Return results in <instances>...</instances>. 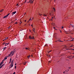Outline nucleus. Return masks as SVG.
<instances>
[{"label":"nucleus","instance_id":"nucleus-35","mask_svg":"<svg viewBox=\"0 0 74 74\" xmlns=\"http://www.w3.org/2000/svg\"><path fill=\"white\" fill-rule=\"evenodd\" d=\"M30 20H31V18H30V19H29V21H30Z\"/></svg>","mask_w":74,"mask_h":74},{"label":"nucleus","instance_id":"nucleus-8","mask_svg":"<svg viewBox=\"0 0 74 74\" xmlns=\"http://www.w3.org/2000/svg\"><path fill=\"white\" fill-rule=\"evenodd\" d=\"M4 59L3 60V61H2V62H1V64H3V63H4Z\"/></svg>","mask_w":74,"mask_h":74},{"label":"nucleus","instance_id":"nucleus-51","mask_svg":"<svg viewBox=\"0 0 74 74\" xmlns=\"http://www.w3.org/2000/svg\"><path fill=\"white\" fill-rule=\"evenodd\" d=\"M69 28H70V26H69Z\"/></svg>","mask_w":74,"mask_h":74},{"label":"nucleus","instance_id":"nucleus-48","mask_svg":"<svg viewBox=\"0 0 74 74\" xmlns=\"http://www.w3.org/2000/svg\"><path fill=\"white\" fill-rule=\"evenodd\" d=\"M5 44V43H4L3 44L4 45V44Z\"/></svg>","mask_w":74,"mask_h":74},{"label":"nucleus","instance_id":"nucleus-57","mask_svg":"<svg viewBox=\"0 0 74 74\" xmlns=\"http://www.w3.org/2000/svg\"><path fill=\"white\" fill-rule=\"evenodd\" d=\"M29 22V21H28V22L27 23H28Z\"/></svg>","mask_w":74,"mask_h":74},{"label":"nucleus","instance_id":"nucleus-45","mask_svg":"<svg viewBox=\"0 0 74 74\" xmlns=\"http://www.w3.org/2000/svg\"><path fill=\"white\" fill-rule=\"evenodd\" d=\"M29 32H31V31L30 30H29Z\"/></svg>","mask_w":74,"mask_h":74},{"label":"nucleus","instance_id":"nucleus-39","mask_svg":"<svg viewBox=\"0 0 74 74\" xmlns=\"http://www.w3.org/2000/svg\"><path fill=\"white\" fill-rule=\"evenodd\" d=\"M53 29H55V27H53Z\"/></svg>","mask_w":74,"mask_h":74},{"label":"nucleus","instance_id":"nucleus-50","mask_svg":"<svg viewBox=\"0 0 74 74\" xmlns=\"http://www.w3.org/2000/svg\"><path fill=\"white\" fill-rule=\"evenodd\" d=\"M53 18V17H52V18ZM51 20H52V19Z\"/></svg>","mask_w":74,"mask_h":74},{"label":"nucleus","instance_id":"nucleus-5","mask_svg":"<svg viewBox=\"0 0 74 74\" xmlns=\"http://www.w3.org/2000/svg\"><path fill=\"white\" fill-rule=\"evenodd\" d=\"M10 67H9V69H11V68H12V67H13V65L12 64H10Z\"/></svg>","mask_w":74,"mask_h":74},{"label":"nucleus","instance_id":"nucleus-52","mask_svg":"<svg viewBox=\"0 0 74 74\" xmlns=\"http://www.w3.org/2000/svg\"><path fill=\"white\" fill-rule=\"evenodd\" d=\"M8 44H9V43H8L7 44V45H8Z\"/></svg>","mask_w":74,"mask_h":74},{"label":"nucleus","instance_id":"nucleus-40","mask_svg":"<svg viewBox=\"0 0 74 74\" xmlns=\"http://www.w3.org/2000/svg\"><path fill=\"white\" fill-rule=\"evenodd\" d=\"M9 56H8L7 57L8 58V57H9Z\"/></svg>","mask_w":74,"mask_h":74},{"label":"nucleus","instance_id":"nucleus-9","mask_svg":"<svg viewBox=\"0 0 74 74\" xmlns=\"http://www.w3.org/2000/svg\"><path fill=\"white\" fill-rule=\"evenodd\" d=\"M27 62H24L23 63V64H24V65H25L26 64V63Z\"/></svg>","mask_w":74,"mask_h":74},{"label":"nucleus","instance_id":"nucleus-34","mask_svg":"<svg viewBox=\"0 0 74 74\" xmlns=\"http://www.w3.org/2000/svg\"><path fill=\"white\" fill-rule=\"evenodd\" d=\"M71 41H74V40L73 39V40H71Z\"/></svg>","mask_w":74,"mask_h":74},{"label":"nucleus","instance_id":"nucleus-41","mask_svg":"<svg viewBox=\"0 0 74 74\" xmlns=\"http://www.w3.org/2000/svg\"><path fill=\"white\" fill-rule=\"evenodd\" d=\"M52 25H53V26H54V25L53 24H52Z\"/></svg>","mask_w":74,"mask_h":74},{"label":"nucleus","instance_id":"nucleus-56","mask_svg":"<svg viewBox=\"0 0 74 74\" xmlns=\"http://www.w3.org/2000/svg\"><path fill=\"white\" fill-rule=\"evenodd\" d=\"M31 26H33V25H31Z\"/></svg>","mask_w":74,"mask_h":74},{"label":"nucleus","instance_id":"nucleus-12","mask_svg":"<svg viewBox=\"0 0 74 74\" xmlns=\"http://www.w3.org/2000/svg\"><path fill=\"white\" fill-rule=\"evenodd\" d=\"M8 16L6 15L4 17H3V18H7Z\"/></svg>","mask_w":74,"mask_h":74},{"label":"nucleus","instance_id":"nucleus-28","mask_svg":"<svg viewBox=\"0 0 74 74\" xmlns=\"http://www.w3.org/2000/svg\"><path fill=\"white\" fill-rule=\"evenodd\" d=\"M39 15H40V16H41V15H42V14H39Z\"/></svg>","mask_w":74,"mask_h":74},{"label":"nucleus","instance_id":"nucleus-33","mask_svg":"<svg viewBox=\"0 0 74 74\" xmlns=\"http://www.w3.org/2000/svg\"><path fill=\"white\" fill-rule=\"evenodd\" d=\"M5 40H7V39H5L4 40H3V41H4Z\"/></svg>","mask_w":74,"mask_h":74},{"label":"nucleus","instance_id":"nucleus-22","mask_svg":"<svg viewBox=\"0 0 74 74\" xmlns=\"http://www.w3.org/2000/svg\"><path fill=\"white\" fill-rule=\"evenodd\" d=\"M4 64H3L1 66L3 67V66H4Z\"/></svg>","mask_w":74,"mask_h":74},{"label":"nucleus","instance_id":"nucleus-63","mask_svg":"<svg viewBox=\"0 0 74 74\" xmlns=\"http://www.w3.org/2000/svg\"><path fill=\"white\" fill-rule=\"evenodd\" d=\"M74 56H73V58H74Z\"/></svg>","mask_w":74,"mask_h":74},{"label":"nucleus","instance_id":"nucleus-1","mask_svg":"<svg viewBox=\"0 0 74 74\" xmlns=\"http://www.w3.org/2000/svg\"><path fill=\"white\" fill-rule=\"evenodd\" d=\"M16 52V51L15 50L12 51L10 53V54L9 55V56H11V55H12H12L14 54V52Z\"/></svg>","mask_w":74,"mask_h":74},{"label":"nucleus","instance_id":"nucleus-53","mask_svg":"<svg viewBox=\"0 0 74 74\" xmlns=\"http://www.w3.org/2000/svg\"><path fill=\"white\" fill-rule=\"evenodd\" d=\"M65 73V72L64 71L63 72V73Z\"/></svg>","mask_w":74,"mask_h":74},{"label":"nucleus","instance_id":"nucleus-44","mask_svg":"<svg viewBox=\"0 0 74 74\" xmlns=\"http://www.w3.org/2000/svg\"><path fill=\"white\" fill-rule=\"evenodd\" d=\"M31 57H33V55H31Z\"/></svg>","mask_w":74,"mask_h":74},{"label":"nucleus","instance_id":"nucleus-3","mask_svg":"<svg viewBox=\"0 0 74 74\" xmlns=\"http://www.w3.org/2000/svg\"><path fill=\"white\" fill-rule=\"evenodd\" d=\"M70 26L71 27H72L73 28H74V25H73V24L72 25V24H70Z\"/></svg>","mask_w":74,"mask_h":74},{"label":"nucleus","instance_id":"nucleus-60","mask_svg":"<svg viewBox=\"0 0 74 74\" xmlns=\"http://www.w3.org/2000/svg\"><path fill=\"white\" fill-rule=\"evenodd\" d=\"M60 33H62V31H60Z\"/></svg>","mask_w":74,"mask_h":74},{"label":"nucleus","instance_id":"nucleus-31","mask_svg":"<svg viewBox=\"0 0 74 74\" xmlns=\"http://www.w3.org/2000/svg\"><path fill=\"white\" fill-rule=\"evenodd\" d=\"M26 2V0L25 1V2H24V3H25Z\"/></svg>","mask_w":74,"mask_h":74},{"label":"nucleus","instance_id":"nucleus-23","mask_svg":"<svg viewBox=\"0 0 74 74\" xmlns=\"http://www.w3.org/2000/svg\"><path fill=\"white\" fill-rule=\"evenodd\" d=\"M2 67H3L2 66H1L0 67V69H1V68H2Z\"/></svg>","mask_w":74,"mask_h":74},{"label":"nucleus","instance_id":"nucleus-55","mask_svg":"<svg viewBox=\"0 0 74 74\" xmlns=\"http://www.w3.org/2000/svg\"><path fill=\"white\" fill-rule=\"evenodd\" d=\"M16 64H15V65H16Z\"/></svg>","mask_w":74,"mask_h":74},{"label":"nucleus","instance_id":"nucleus-47","mask_svg":"<svg viewBox=\"0 0 74 74\" xmlns=\"http://www.w3.org/2000/svg\"><path fill=\"white\" fill-rule=\"evenodd\" d=\"M26 20H25V22H26Z\"/></svg>","mask_w":74,"mask_h":74},{"label":"nucleus","instance_id":"nucleus-43","mask_svg":"<svg viewBox=\"0 0 74 74\" xmlns=\"http://www.w3.org/2000/svg\"><path fill=\"white\" fill-rule=\"evenodd\" d=\"M18 4H17V6H18Z\"/></svg>","mask_w":74,"mask_h":74},{"label":"nucleus","instance_id":"nucleus-42","mask_svg":"<svg viewBox=\"0 0 74 74\" xmlns=\"http://www.w3.org/2000/svg\"><path fill=\"white\" fill-rule=\"evenodd\" d=\"M69 49H66V50H69Z\"/></svg>","mask_w":74,"mask_h":74},{"label":"nucleus","instance_id":"nucleus-26","mask_svg":"<svg viewBox=\"0 0 74 74\" xmlns=\"http://www.w3.org/2000/svg\"><path fill=\"white\" fill-rule=\"evenodd\" d=\"M2 64L1 63H0V66H1V65H2Z\"/></svg>","mask_w":74,"mask_h":74},{"label":"nucleus","instance_id":"nucleus-32","mask_svg":"<svg viewBox=\"0 0 74 74\" xmlns=\"http://www.w3.org/2000/svg\"><path fill=\"white\" fill-rule=\"evenodd\" d=\"M64 27H62V29H63V28H64Z\"/></svg>","mask_w":74,"mask_h":74},{"label":"nucleus","instance_id":"nucleus-20","mask_svg":"<svg viewBox=\"0 0 74 74\" xmlns=\"http://www.w3.org/2000/svg\"><path fill=\"white\" fill-rule=\"evenodd\" d=\"M10 15V13H9L8 14H7V15L6 16H8V15Z\"/></svg>","mask_w":74,"mask_h":74},{"label":"nucleus","instance_id":"nucleus-15","mask_svg":"<svg viewBox=\"0 0 74 74\" xmlns=\"http://www.w3.org/2000/svg\"><path fill=\"white\" fill-rule=\"evenodd\" d=\"M58 41H59V42H63L62 41H61V40H58Z\"/></svg>","mask_w":74,"mask_h":74},{"label":"nucleus","instance_id":"nucleus-2","mask_svg":"<svg viewBox=\"0 0 74 74\" xmlns=\"http://www.w3.org/2000/svg\"><path fill=\"white\" fill-rule=\"evenodd\" d=\"M16 13V11L13 12L11 14H12V16H13V15H14V14H15Z\"/></svg>","mask_w":74,"mask_h":74},{"label":"nucleus","instance_id":"nucleus-11","mask_svg":"<svg viewBox=\"0 0 74 74\" xmlns=\"http://www.w3.org/2000/svg\"><path fill=\"white\" fill-rule=\"evenodd\" d=\"M13 63H14V62H13V60H12V61L11 64H12V65H13V64H13Z\"/></svg>","mask_w":74,"mask_h":74},{"label":"nucleus","instance_id":"nucleus-37","mask_svg":"<svg viewBox=\"0 0 74 74\" xmlns=\"http://www.w3.org/2000/svg\"><path fill=\"white\" fill-rule=\"evenodd\" d=\"M15 23V24L16 23V24H17V23H18L16 22V23Z\"/></svg>","mask_w":74,"mask_h":74},{"label":"nucleus","instance_id":"nucleus-7","mask_svg":"<svg viewBox=\"0 0 74 74\" xmlns=\"http://www.w3.org/2000/svg\"><path fill=\"white\" fill-rule=\"evenodd\" d=\"M12 60V59H11V58H10V61L9 62V64H10V63H11V62Z\"/></svg>","mask_w":74,"mask_h":74},{"label":"nucleus","instance_id":"nucleus-38","mask_svg":"<svg viewBox=\"0 0 74 74\" xmlns=\"http://www.w3.org/2000/svg\"><path fill=\"white\" fill-rule=\"evenodd\" d=\"M6 44H7V43H6V44H5V46H7Z\"/></svg>","mask_w":74,"mask_h":74},{"label":"nucleus","instance_id":"nucleus-27","mask_svg":"<svg viewBox=\"0 0 74 74\" xmlns=\"http://www.w3.org/2000/svg\"><path fill=\"white\" fill-rule=\"evenodd\" d=\"M12 74H15V72H14Z\"/></svg>","mask_w":74,"mask_h":74},{"label":"nucleus","instance_id":"nucleus-61","mask_svg":"<svg viewBox=\"0 0 74 74\" xmlns=\"http://www.w3.org/2000/svg\"><path fill=\"white\" fill-rule=\"evenodd\" d=\"M68 71H69V70L68 69Z\"/></svg>","mask_w":74,"mask_h":74},{"label":"nucleus","instance_id":"nucleus-49","mask_svg":"<svg viewBox=\"0 0 74 74\" xmlns=\"http://www.w3.org/2000/svg\"><path fill=\"white\" fill-rule=\"evenodd\" d=\"M5 38V39H7V38Z\"/></svg>","mask_w":74,"mask_h":74},{"label":"nucleus","instance_id":"nucleus-24","mask_svg":"<svg viewBox=\"0 0 74 74\" xmlns=\"http://www.w3.org/2000/svg\"><path fill=\"white\" fill-rule=\"evenodd\" d=\"M66 46H65V47H64V48L66 49Z\"/></svg>","mask_w":74,"mask_h":74},{"label":"nucleus","instance_id":"nucleus-54","mask_svg":"<svg viewBox=\"0 0 74 74\" xmlns=\"http://www.w3.org/2000/svg\"><path fill=\"white\" fill-rule=\"evenodd\" d=\"M35 28H34V29H33L34 30H35Z\"/></svg>","mask_w":74,"mask_h":74},{"label":"nucleus","instance_id":"nucleus-36","mask_svg":"<svg viewBox=\"0 0 74 74\" xmlns=\"http://www.w3.org/2000/svg\"><path fill=\"white\" fill-rule=\"evenodd\" d=\"M33 31H34V33H35V31H34V30H33Z\"/></svg>","mask_w":74,"mask_h":74},{"label":"nucleus","instance_id":"nucleus-62","mask_svg":"<svg viewBox=\"0 0 74 74\" xmlns=\"http://www.w3.org/2000/svg\"><path fill=\"white\" fill-rule=\"evenodd\" d=\"M65 32H66V33H67V32L66 31H65Z\"/></svg>","mask_w":74,"mask_h":74},{"label":"nucleus","instance_id":"nucleus-58","mask_svg":"<svg viewBox=\"0 0 74 74\" xmlns=\"http://www.w3.org/2000/svg\"><path fill=\"white\" fill-rule=\"evenodd\" d=\"M49 62L50 63H51V61H49Z\"/></svg>","mask_w":74,"mask_h":74},{"label":"nucleus","instance_id":"nucleus-18","mask_svg":"<svg viewBox=\"0 0 74 74\" xmlns=\"http://www.w3.org/2000/svg\"><path fill=\"white\" fill-rule=\"evenodd\" d=\"M25 49H26V50H27L29 49H28V48H25Z\"/></svg>","mask_w":74,"mask_h":74},{"label":"nucleus","instance_id":"nucleus-30","mask_svg":"<svg viewBox=\"0 0 74 74\" xmlns=\"http://www.w3.org/2000/svg\"><path fill=\"white\" fill-rule=\"evenodd\" d=\"M69 69H71V68H70V67H69Z\"/></svg>","mask_w":74,"mask_h":74},{"label":"nucleus","instance_id":"nucleus-14","mask_svg":"<svg viewBox=\"0 0 74 74\" xmlns=\"http://www.w3.org/2000/svg\"><path fill=\"white\" fill-rule=\"evenodd\" d=\"M43 16H46V17H47V15H45V14H43Z\"/></svg>","mask_w":74,"mask_h":74},{"label":"nucleus","instance_id":"nucleus-19","mask_svg":"<svg viewBox=\"0 0 74 74\" xmlns=\"http://www.w3.org/2000/svg\"><path fill=\"white\" fill-rule=\"evenodd\" d=\"M53 10H54V11H55L56 10H55V8H53Z\"/></svg>","mask_w":74,"mask_h":74},{"label":"nucleus","instance_id":"nucleus-64","mask_svg":"<svg viewBox=\"0 0 74 74\" xmlns=\"http://www.w3.org/2000/svg\"><path fill=\"white\" fill-rule=\"evenodd\" d=\"M73 51H74V49H73Z\"/></svg>","mask_w":74,"mask_h":74},{"label":"nucleus","instance_id":"nucleus-59","mask_svg":"<svg viewBox=\"0 0 74 74\" xmlns=\"http://www.w3.org/2000/svg\"><path fill=\"white\" fill-rule=\"evenodd\" d=\"M65 71H67V70H65Z\"/></svg>","mask_w":74,"mask_h":74},{"label":"nucleus","instance_id":"nucleus-46","mask_svg":"<svg viewBox=\"0 0 74 74\" xmlns=\"http://www.w3.org/2000/svg\"><path fill=\"white\" fill-rule=\"evenodd\" d=\"M65 33H66V34H69V33H66V32H65Z\"/></svg>","mask_w":74,"mask_h":74},{"label":"nucleus","instance_id":"nucleus-25","mask_svg":"<svg viewBox=\"0 0 74 74\" xmlns=\"http://www.w3.org/2000/svg\"><path fill=\"white\" fill-rule=\"evenodd\" d=\"M51 52V51H49L48 52V53H49L50 52Z\"/></svg>","mask_w":74,"mask_h":74},{"label":"nucleus","instance_id":"nucleus-17","mask_svg":"<svg viewBox=\"0 0 74 74\" xmlns=\"http://www.w3.org/2000/svg\"><path fill=\"white\" fill-rule=\"evenodd\" d=\"M3 11H4V10H3V9L1 10V11H0L1 12H3Z\"/></svg>","mask_w":74,"mask_h":74},{"label":"nucleus","instance_id":"nucleus-16","mask_svg":"<svg viewBox=\"0 0 74 74\" xmlns=\"http://www.w3.org/2000/svg\"><path fill=\"white\" fill-rule=\"evenodd\" d=\"M6 48H7V47H4L3 50H5V49H6Z\"/></svg>","mask_w":74,"mask_h":74},{"label":"nucleus","instance_id":"nucleus-4","mask_svg":"<svg viewBox=\"0 0 74 74\" xmlns=\"http://www.w3.org/2000/svg\"><path fill=\"white\" fill-rule=\"evenodd\" d=\"M28 3H30L31 4H32V3H33V1H32V0H31L29 1Z\"/></svg>","mask_w":74,"mask_h":74},{"label":"nucleus","instance_id":"nucleus-29","mask_svg":"<svg viewBox=\"0 0 74 74\" xmlns=\"http://www.w3.org/2000/svg\"><path fill=\"white\" fill-rule=\"evenodd\" d=\"M16 66H15V69H16Z\"/></svg>","mask_w":74,"mask_h":74},{"label":"nucleus","instance_id":"nucleus-13","mask_svg":"<svg viewBox=\"0 0 74 74\" xmlns=\"http://www.w3.org/2000/svg\"><path fill=\"white\" fill-rule=\"evenodd\" d=\"M27 58H28V59H29L30 58V56L29 55V56H27Z\"/></svg>","mask_w":74,"mask_h":74},{"label":"nucleus","instance_id":"nucleus-6","mask_svg":"<svg viewBox=\"0 0 74 74\" xmlns=\"http://www.w3.org/2000/svg\"><path fill=\"white\" fill-rule=\"evenodd\" d=\"M29 39H32V38L31 36H29Z\"/></svg>","mask_w":74,"mask_h":74},{"label":"nucleus","instance_id":"nucleus-10","mask_svg":"<svg viewBox=\"0 0 74 74\" xmlns=\"http://www.w3.org/2000/svg\"><path fill=\"white\" fill-rule=\"evenodd\" d=\"M7 59V57L6 56L5 58L4 59V60H5H5H6V59Z\"/></svg>","mask_w":74,"mask_h":74},{"label":"nucleus","instance_id":"nucleus-21","mask_svg":"<svg viewBox=\"0 0 74 74\" xmlns=\"http://www.w3.org/2000/svg\"><path fill=\"white\" fill-rule=\"evenodd\" d=\"M32 38V39H34V36H33V37Z\"/></svg>","mask_w":74,"mask_h":74}]
</instances>
